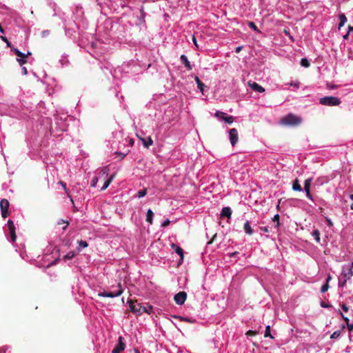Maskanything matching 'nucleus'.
Here are the masks:
<instances>
[{
    "label": "nucleus",
    "mask_w": 353,
    "mask_h": 353,
    "mask_svg": "<svg viewBox=\"0 0 353 353\" xmlns=\"http://www.w3.org/2000/svg\"><path fill=\"white\" fill-rule=\"evenodd\" d=\"M130 311L136 314L137 316H140L143 313L150 314L151 310H152V306L146 307L142 306L141 303H139L136 301H133L132 299L128 300Z\"/></svg>",
    "instance_id": "obj_1"
},
{
    "label": "nucleus",
    "mask_w": 353,
    "mask_h": 353,
    "mask_svg": "<svg viewBox=\"0 0 353 353\" xmlns=\"http://www.w3.org/2000/svg\"><path fill=\"white\" fill-rule=\"evenodd\" d=\"M301 121V117L291 113L281 119V123L285 125H298Z\"/></svg>",
    "instance_id": "obj_2"
},
{
    "label": "nucleus",
    "mask_w": 353,
    "mask_h": 353,
    "mask_svg": "<svg viewBox=\"0 0 353 353\" xmlns=\"http://www.w3.org/2000/svg\"><path fill=\"white\" fill-rule=\"evenodd\" d=\"M117 290L116 291H112V292L103 291L102 292H99L98 294V296H101V297H108V298H114V297L119 296L121 295L123 293V288H122L121 283L120 282L117 283Z\"/></svg>",
    "instance_id": "obj_3"
},
{
    "label": "nucleus",
    "mask_w": 353,
    "mask_h": 353,
    "mask_svg": "<svg viewBox=\"0 0 353 353\" xmlns=\"http://www.w3.org/2000/svg\"><path fill=\"white\" fill-rule=\"evenodd\" d=\"M320 103L327 106H334L339 105L341 103V101L336 97L329 96L321 98Z\"/></svg>",
    "instance_id": "obj_4"
},
{
    "label": "nucleus",
    "mask_w": 353,
    "mask_h": 353,
    "mask_svg": "<svg viewBox=\"0 0 353 353\" xmlns=\"http://www.w3.org/2000/svg\"><path fill=\"white\" fill-rule=\"evenodd\" d=\"M10 203L9 201L3 199L0 201V208L1 211V216L3 218H6L9 215L8 209H9Z\"/></svg>",
    "instance_id": "obj_5"
},
{
    "label": "nucleus",
    "mask_w": 353,
    "mask_h": 353,
    "mask_svg": "<svg viewBox=\"0 0 353 353\" xmlns=\"http://www.w3.org/2000/svg\"><path fill=\"white\" fill-rule=\"evenodd\" d=\"M229 137H230V141L231 145L232 146H234L239 140L238 131L236 128L230 129V130L229 132Z\"/></svg>",
    "instance_id": "obj_6"
},
{
    "label": "nucleus",
    "mask_w": 353,
    "mask_h": 353,
    "mask_svg": "<svg viewBox=\"0 0 353 353\" xmlns=\"http://www.w3.org/2000/svg\"><path fill=\"white\" fill-rule=\"evenodd\" d=\"M124 339L122 336H119L118 339V343L113 349L112 353H120L123 351L125 347V344L123 342Z\"/></svg>",
    "instance_id": "obj_7"
},
{
    "label": "nucleus",
    "mask_w": 353,
    "mask_h": 353,
    "mask_svg": "<svg viewBox=\"0 0 353 353\" xmlns=\"http://www.w3.org/2000/svg\"><path fill=\"white\" fill-rule=\"evenodd\" d=\"M187 298V294L185 292H180L174 295V300L178 305H183Z\"/></svg>",
    "instance_id": "obj_8"
},
{
    "label": "nucleus",
    "mask_w": 353,
    "mask_h": 353,
    "mask_svg": "<svg viewBox=\"0 0 353 353\" xmlns=\"http://www.w3.org/2000/svg\"><path fill=\"white\" fill-rule=\"evenodd\" d=\"M341 276L347 280L353 276V263L349 265L347 268H343Z\"/></svg>",
    "instance_id": "obj_9"
},
{
    "label": "nucleus",
    "mask_w": 353,
    "mask_h": 353,
    "mask_svg": "<svg viewBox=\"0 0 353 353\" xmlns=\"http://www.w3.org/2000/svg\"><path fill=\"white\" fill-rule=\"evenodd\" d=\"M312 181V179L311 178H309L305 180L304 181V190L306 193V196L310 200H312V196L310 192V186Z\"/></svg>",
    "instance_id": "obj_10"
},
{
    "label": "nucleus",
    "mask_w": 353,
    "mask_h": 353,
    "mask_svg": "<svg viewBox=\"0 0 353 353\" xmlns=\"http://www.w3.org/2000/svg\"><path fill=\"white\" fill-rule=\"evenodd\" d=\"M248 84L250 86V88L256 92H265V89L261 85H259L256 82L250 81L248 83Z\"/></svg>",
    "instance_id": "obj_11"
},
{
    "label": "nucleus",
    "mask_w": 353,
    "mask_h": 353,
    "mask_svg": "<svg viewBox=\"0 0 353 353\" xmlns=\"http://www.w3.org/2000/svg\"><path fill=\"white\" fill-rule=\"evenodd\" d=\"M231 214H232V210L230 209V208L229 207H224L223 209H222V211H221V217H228V219H230L231 217Z\"/></svg>",
    "instance_id": "obj_12"
},
{
    "label": "nucleus",
    "mask_w": 353,
    "mask_h": 353,
    "mask_svg": "<svg viewBox=\"0 0 353 353\" xmlns=\"http://www.w3.org/2000/svg\"><path fill=\"white\" fill-rule=\"evenodd\" d=\"M142 142L143 146L146 148H148L150 145L153 144V141L150 137H148L147 139L139 138Z\"/></svg>",
    "instance_id": "obj_13"
},
{
    "label": "nucleus",
    "mask_w": 353,
    "mask_h": 353,
    "mask_svg": "<svg viewBox=\"0 0 353 353\" xmlns=\"http://www.w3.org/2000/svg\"><path fill=\"white\" fill-rule=\"evenodd\" d=\"M180 59L181 62L185 65V66L187 68L188 70H192V65L190 61H188V57L185 55L182 54Z\"/></svg>",
    "instance_id": "obj_14"
},
{
    "label": "nucleus",
    "mask_w": 353,
    "mask_h": 353,
    "mask_svg": "<svg viewBox=\"0 0 353 353\" xmlns=\"http://www.w3.org/2000/svg\"><path fill=\"white\" fill-rule=\"evenodd\" d=\"M172 248L174 250L175 252L177 253L180 256L181 261H183V249L174 243L172 244Z\"/></svg>",
    "instance_id": "obj_15"
},
{
    "label": "nucleus",
    "mask_w": 353,
    "mask_h": 353,
    "mask_svg": "<svg viewBox=\"0 0 353 353\" xmlns=\"http://www.w3.org/2000/svg\"><path fill=\"white\" fill-rule=\"evenodd\" d=\"M243 228H244L245 232L248 234H249V235H252L253 234L254 231H253V230H252V228L249 221H247V222L245 223Z\"/></svg>",
    "instance_id": "obj_16"
},
{
    "label": "nucleus",
    "mask_w": 353,
    "mask_h": 353,
    "mask_svg": "<svg viewBox=\"0 0 353 353\" xmlns=\"http://www.w3.org/2000/svg\"><path fill=\"white\" fill-rule=\"evenodd\" d=\"M292 189L294 191L301 192L302 190L301 185L298 179H296L292 183Z\"/></svg>",
    "instance_id": "obj_17"
},
{
    "label": "nucleus",
    "mask_w": 353,
    "mask_h": 353,
    "mask_svg": "<svg viewBox=\"0 0 353 353\" xmlns=\"http://www.w3.org/2000/svg\"><path fill=\"white\" fill-rule=\"evenodd\" d=\"M59 183L60 185H61V187H63V188L65 192L66 193L67 196L70 198V201L72 203V204H74V201H73L72 196H70V193L68 192V188L66 187V183L65 182L62 181H60L59 182Z\"/></svg>",
    "instance_id": "obj_18"
},
{
    "label": "nucleus",
    "mask_w": 353,
    "mask_h": 353,
    "mask_svg": "<svg viewBox=\"0 0 353 353\" xmlns=\"http://www.w3.org/2000/svg\"><path fill=\"white\" fill-rule=\"evenodd\" d=\"M195 81L197 84L198 88L203 93L205 84L199 79L198 77H195Z\"/></svg>",
    "instance_id": "obj_19"
},
{
    "label": "nucleus",
    "mask_w": 353,
    "mask_h": 353,
    "mask_svg": "<svg viewBox=\"0 0 353 353\" xmlns=\"http://www.w3.org/2000/svg\"><path fill=\"white\" fill-rule=\"evenodd\" d=\"M339 20H340V22L339 24V29H341V28L342 26H343L344 24L346 23L347 18L344 14H339Z\"/></svg>",
    "instance_id": "obj_20"
},
{
    "label": "nucleus",
    "mask_w": 353,
    "mask_h": 353,
    "mask_svg": "<svg viewBox=\"0 0 353 353\" xmlns=\"http://www.w3.org/2000/svg\"><path fill=\"white\" fill-rule=\"evenodd\" d=\"M153 216H154V213L152 211V210H150V209L148 210L147 216H146V221L150 223V224H152Z\"/></svg>",
    "instance_id": "obj_21"
},
{
    "label": "nucleus",
    "mask_w": 353,
    "mask_h": 353,
    "mask_svg": "<svg viewBox=\"0 0 353 353\" xmlns=\"http://www.w3.org/2000/svg\"><path fill=\"white\" fill-rule=\"evenodd\" d=\"M226 116H227L226 113L221 112V111H219V110L216 111L214 114V117H216L218 119H222V120H223V118H225Z\"/></svg>",
    "instance_id": "obj_22"
},
{
    "label": "nucleus",
    "mask_w": 353,
    "mask_h": 353,
    "mask_svg": "<svg viewBox=\"0 0 353 353\" xmlns=\"http://www.w3.org/2000/svg\"><path fill=\"white\" fill-rule=\"evenodd\" d=\"M312 234L314 237V239L316 242H320V232L319 230H314Z\"/></svg>",
    "instance_id": "obj_23"
},
{
    "label": "nucleus",
    "mask_w": 353,
    "mask_h": 353,
    "mask_svg": "<svg viewBox=\"0 0 353 353\" xmlns=\"http://www.w3.org/2000/svg\"><path fill=\"white\" fill-rule=\"evenodd\" d=\"M75 256V253L73 251L69 252L66 255L63 256V260H70Z\"/></svg>",
    "instance_id": "obj_24"
},
{
    "label": "nucleus",
    "mask_w": 353,
    "mask_h": 353,
    "mask_svg": "<svg viewBox=\"0 0 353 353\" xmlns=\"http://www.w3.org/2000/svg\"><path fill=\"white\" fill-rule=\"evenodd\" d=\"M248 26L254 30L256 32H260V30L258 29L257 26L255 25V23L252 21H248Z\"/></svg>",
    "instance_id": "obj_25"
},
{
    "label": "nucleus",
    "mask_w": 353,
    "mask_h": 353,
    "mask_svg": "<svg viewBox=\"0 0 353 353\" xmlns=\"http://www.w3.org/2000/svg\"><path fill=\"white\" fill-rule=\"evenodd\" d=\"M264 336L273 339V336H272V334L270 333V325L266 326Z\"/></svg>",
    "instance_id": "obj_26"
},
{
    "label": "nucleus",
    "mask_w": 353,
    "mask_h": 353,
    "mask_svg": "<svg viewBox=\"0 0 353 353\" xmlns=\"http://www.w3.org/2000/svg\"><path fill=\"white\" fill-rule=\"evenodd\" d=\"M301 65L305 68H307L310 66V62L307 59H301Z\"/></svg>",
    "instance_id": "obj_27"
},
{
    "label": "nucleus",
    "mask_w": 353,
    "mask_h": 353,
    "mask_svg": "<svg viewBox=\"0 0 353 353\" xmlns=\"http://www.w3.org/2000/svg\"><path fill=\"white\" fill-rule=\"evenodd\" d=\"M147 194V188H143V190H141L138 192L137 196L139 198L143 197Z\"/></svg>",
    "instance_id": "obj_28"
},
{
    "label": "nucleus",
    "mask_w": 353,
    "mask_h": 353,
    "mask_svg": "<svg viewBox=\"0 0 353 353\" xmlns=\"http://www.w3.org/2000/svg\"><path fill=\"white\" fill-rule=\"evenodd\" d=\"M279 219H280V216H279V214H275V215L274 216V217L272 218V221H273L274 222H276V228H278L279 227V225H280Z\"/></svg>",
    "instance_id": "obj_29"
},
{
    "label": "nucleus",
    "mask_w": 353,
    "mask_h": 353,
    "mask_svg": "<svg viewBox=\"0 0 353 353\" xmlns=\"http://www.w3.org/2000/svg\"><path fill=\"white\" fill-rule=\"evenodd\" d=\"M223 121L228 123H233L234 121V117L232 116H228L227 114V116L225 117V118H223Z\"/></svg>",
    "instance_id": "obj_30"
},
{
    "label": "nucleus",
    "mask_w": 353,
    "mask_h": 353,
    "mask_svg": "<svg viewBox=\"0 0 353 353\" xmlns=\"http://www.w3.org/2000/svg\"><path fill=\"white\" fill-rule=\"evenodd\" d=\"M8 226L9 231L15 230V226L12 220H8Z\"/></svg>",
    "instance_id": "obj_31"
},
{
    "label": "nucleus",
    "mask_w": 353,
    "mask_h": 353,
    "mask_svg": "<svg viewBox=\"0 0 353 353\" xmlns=\"http://www.w3.org/2000/svg\"><path fill=\"white\" fill-rule=\"evenodd\" d=\"M101 172L103 176H107L109 173V168L108 167H104L101 169Z\"/></svg>",
    "instance_id": "obj_32"
},
{
    "label": "nucleus",
    "mask_w": 353,
    "mask_h": 353,
    "mask_svg": "<svg viewBox=\"0 0 353 353\" xmlns=\"http://www.w3.org/2000/svg\"><path fill=\"white\" fill-rule=\"evenodd\" d=\"M10 238H11L12 242H14L17 239L15 230L10 231Z\"/></svg>",
    "instance_id": "obj_33"
},
{
    "label": "nucleus",
    "mask_w": 353,
    "mask_h": 353,
    "mask_svg": "<svg viewBox=\"0 0 353 353\" xmlns=\"http://www.w3.org/2000/svg\"><path fill=\"white\" fill-rule=\"evenodd\" d=\"M98 180H99V179L97 176L93 177L91 181V183H90L91 187L94 188L98 182Z\"/></svg>",
    "instance_id": "obj_34"
},
{
    "label": "nucleus",
    "mask_w": 353,
    "mask_h": 353,
    "mask_svg": "<svg viewBox=\"0 0 353 353\" xmlns=\"http://www.w3.org/2000/svg\"><path fill=\"white\" fill-rule=\"evenodd\" d=\"M0 38L2 41L6 43V45L8 47H10V48L12 47L10 42L8 40V39L4 36H1Z\"/></svg>",
    "instance_id": "obj_35"
},
{
    "label": "nucleus",
    "mask_w": 353,
    "mask_h": 353,
    "mask_svg": "<svg viewBox=\"0 0 353 353\" xmlns=\"http://www.w3.org/2000/svg\"><path fill=\"white\" fill-rule=\"evenodd\" d=\"M328 288H329V285H328V283H325L324 285H322L321 291L322 293H324L327 291Z\"/></svg>",
    "instance_id": "obj_36"
},
{
    "label": "nucleus",
    "mask_w": 353,
    "mask_h": 353,
    "mask_svg": "<svg viewBox=\"0 0 353 353\" xmlns=\"http://www.w3.org/2000/svg\"><path fill=\"white\" fill-rule=\"evenodd\" d=\"M78 243H79V246H81L83 248H87L88 246V243L85 241L81 240Z\"/></svg>",
    "instance_id": "obj_37"
},
{
    "label": "nucleus",
    "mask_w": 353,
    "mask_h": 353,
    "mask_svg": "<svg viewBox=\"0 0 353 353\" xmlns=\"http://www.w3.org/2000/svg\"><path fill=\"white\" fill-rule=\"evenodd\" d=\"M341 334V332L337 330L333 332V334L331 335V339H336L338 338Z\"/></svg>",
    "instance_id": "obj_38"
},
{
    "label": "nucleus",
    "mask_w": 353,
    "mask_h": 353,
    "mask_svg": "<svg viewBox=\"0 0 353 353\" xmlns=\"http://www.w3.org/2000/svg\"><path fill=\"white\" fill-rule=\"evenodd\" d=\"M339 314L340 316L343 318V319L346 322V324H347L350 322V320L347 317L345 316L343 313L341 312V310H339Z\"/></svg>",
    "instance_id": "obj_39"
},
{
    "label": "nucleus",
    "mask_w": 353,
    "mask_h": 353,
    "mask_svg": "<svg viewBox=\"0 0 353 353\" xmlns=\"http://www.w3.org/2000/svg\"><path fill=\"white\" fill-rule=\"evenodd\" d=\"M62 223H65V225L63 228V230H66L67 227H68V225H69L68 221H65L64 220L61 219V220L58 223V224H59V225L62 224Z\"/></svg>",
    "instance_id": "obj_40"
},
{
    "label": "nucleus",
    "mask_w": 353,
    "mask_h": 353,
    "mask_svg": "<svg viewBox=\"0 0 353 353\" xmlns=\"http://www.w3.org/2000/svg\"><path fill=\"white\" fill-rule=\"evenodd\" d=\"M11 50L12 52H14V53L17 56L19 57L20 54H21V51H19L18 49L14 48V47H12L11 48Z\"/></svg>",
    "instance_id": "obj_41"
},
{
    "label": "nucleus",
    "mask_w": 353,
    "mask_h": 353,
    "mask_svg": "<svg viewBox=\"0 0 353 353\" xmlns=\"http://www.w3.org/2000/svg\"><path fill=\"white\" fill-rule=\"evenodd\" d=\"M17 61L19 62L20 65H23V64L27 63L26 59H17Z\"/></svg>",
    "instance_id": "obj_42"
},
{
    "label": "nucleus",
    "mask_w": 353,
    "mask_h": 353,
    "mask_svg": "<svg viewBox=\"0 0 353 353\" xmlns=\"http://www.w3.org/2000/svg\"><path fill=\"white\" fill-rule=\"evenodd\" d=\"M110 181H107L104 183L103 186L101 188V191L105 190L110 185Z\"/></svg>",
    "instance_id": "obj_43"
},
{
    "label": "nucleus",
    "mask_w": 353,
    "mask_h": 353,
    "mask_svg": "<svg viewBox=\"0 0 353 353\" xmlns=\"http://www.w3.org/2000/svg\"><path fill=\"white\" fill-rule=\"evenodd\" d=\"M174 318H176V319H180L181 321H187V322H190V323H192V321L187 318H184V317H181V316H173Z\"/></svg>",
    "instance_id": "obj_44"
},
{
    "label": "nucleus",
    "mask_w": 353,
    "mask_h": 353,
    "mask_svg": "<svg viewBox=\"0 0 353 353\" xmlns=\"http://www.w3.org/2000/svg\"><path fill=\"white\" fill-rule=\"evenodd\" d=\"M170 223V220H169V219H166V220H165V221H164L163 222V223L161 224V227H163V228H165V227L168 226Z\"/></svg>",
    "instance_id": "obj_45"
},
{
    "label": "nucleus",
    "mask_w": 353,
    "mask_h": 353,
    "mask_svg": "<svg viewBox=\"0 0 353 353\" xmlns=\"http://www.w3.org/2000/svg\"><path fill=\"white\" fill-rule=\"evenodd\" d=\"M347 281V279H346L345 278V279L343 281H339V285L340 287L345 286V284H346Z\"/></svg>",
    "instance_id": "obj_46"
},
{
    "label": "nucleus",
    "mask_w": 353,
    "mask_h": 353,
    "mask_svg": "<svg viewBox=\"0 0 353 353\" xmlns=\"http://www.w3.org/2000/svg\"><path fill=\"white\" fill-rule=\"evenodd\" d=\"M30 54H31L30 52H28L27 54H25L24 53L21 52V54L19 56V57L22 58V59H26L28 57V56L30 55Z\"/></svg>",
    "instance_id": "obj_47"
},
{
    "label": "nucleus",
    "mask_w": 353,
    "mask_h": 353,
    "mask_svg": "<svg viewBox=\"0 0 353 353\" xmlns=\"http://www.w3.org/2000/svg\"><path fill=\"white\" fill-rule=\"evenodd\" d=\"M257 334L256 332L255 331H252V330H249L247 332L246 334L247 335H249V336H254Z\"/></svg>",
    "instance_id": "obj_48"
},
{
    "label": "nucleus",
    "mask_w": 353,
    "mask_h": 353,
    "mask_svg": "<svg viewBox=\"0 0 353 353\" xmlns=\"http://www.w3.org/2000/svg\"><path fill=\"white\" fill-rule=\"evenodd\" d=\"M115 154L119 155V156L120 157V159H124V157L126 156V154H125L122 153V152H115Z\"/></svg>",
    "instance_id": "obj_49"
},
{
    "label": "nucleus",
    "mask_w": 353,
    "mask_h": 353,
    "mask_svg": "<svg viewBox=\"0 0 353 353\" xmlns=\"http://www.w3.org/2000/svg\"><path fill=\"white\" fill-rule=\"evenodd\" d=\"M341 307H342L343 310L345 312H347L349 310L348 307L345 303L342 304Z\"/></svg>",
    "instance_id": "obj_50"
},
{
    "label": "nucleus",
    "mask_w": 353,
    "mask_h": 353,
    "mask_svg": "<svg viewBox=\"0 0 353 353\" xmlns=\"http://www.w3.org/2000/svg\"><path fill=\"white\" fill-rule=\"evenodd\" d=\"M260 230L264 232H269V229L268 227H261Z\"/></svg>",
    "instance_id": "obj_51"
},
{
    "label": "nucleus",
    "mask_w": 353,
    "mask_h": 353,
    "mask_svg": "<svg viewBox=\"0 0 353 353\" xmlns=\"http://www.w3.org/2000/svg\"><path fill=\"white\" fill-rule=\"evenodd\" d=\"M192 41H193L194 44L196 46V48L198 49L199 46L197 44L196 37L194 35L192 36Z\"/></svg>",
    "instance_id": "obj_52"
},
{
    "label": "nucleus",
    "mask_w": 353,
    "mask_h": 353,
    "mask_svg": "<svg viewBox=\"0 0 353 353\" xmlns=\"http://www.w3.org/2000/svg\"><path fill=\"white\" fill-rule=\"evenodd\" d=\"M347 326L350 332L353 330V324H350V323H348L347 324Z\"/></svg>",
    "instance_id": "obj_53"
},
{
    "label": "nucleus",
    "mask_w": 353,
    "mask_h": 353,
    "mask_svg": "<svg viewBox=\"0 0 353 353\" xmlns=\"http://www.w3.org/2000/svg\"><path fill=\"white\" fill-rule=\"evenodd\" d=\"M321 306L322 307H330V305H327L326 303H325V302H323V301H322V302L321 303Z\"/></svg>",
    "instance_id": "obj_54"
},
{
    "label": "nucleus",
    "mask_w": 353,
    "mask_h": 353,
    "mask_svg": "<svg viewBox=\"0 0 353 353\" xmlns=\"http://www.w3.org/2000/svg\"><path fill=\"white\" fill-rule=\"evenodd\" d=\"M114 176H115V174H112L107 181H110V183H111L112 181H113Z\"/></svg>",
    "instance_id": "obj_55"
},
{
    "label": "nucleus",
    "mask_w": 353,
    "mask_h": 353,
    "mask_svg": "<svg viewBox=\"0 0 353 353\" xmlns=\"http://www.w3.org/2000/svg\"><path fill=\"white\" fill-rule=\"evenodd\" d=\"M22 74L23 75H26L28 74V70H27L26 68H25V67L22 68Z\"/></svg>",
    "instance_id": "obj_56"
},
{
    "label": "nucleus",
    "mask_w": 353,
    "mask_h": 353,
    "mask_svg": "<svg viewBox=\"0 0 353 353\" xmlns=\"http://www.w3.org/2000/svg\"><path fill=\"white\" fill-rule=\"evenodd\" d=\"M326 222H327V224L329 225V226H332L333 225V223L332 222V221L329 219H326Z\"/></svg>",
    "instance_id": "obj_57"
},
{
    "label": "nucleus",
    "mask_w": 353,
    "mask_h": 353,
    "mask_svg": "<svg viewBox=\"0 0 353 353\" xmlns=\"http://www.w3.org/2000/svg\"><path fill=\"white\" fill-rule=\"evenodd\" d=\"M6 350L7 348H6L5 347H0V353H6Z\"/></svg>",
    "instance_id": "obj_58"
},
{
    "label": "nucleus",
    "mask_w": 353,
    "mask_h": 353,
    "mask_svg": "<svg viewBox=\"0 0 353 353\" xmlns=\"http://www.w3.org/2000/svg\"><path fill=\"white\" fill-rule=\"evenodd\" d=\"M241 49H242V46H239V47H237V48H236L235 52H236V53H239V52H241Z\"/></svg>",
    "instance_id": "obj_59"
},
{
    "label": "nucleus",
    "mask_w": 353,
    "mask_h": 353,
    "mask_svg": "<svg viewBox=\"0 0 353 353\" xmlns=\"http://www.w3.org/2000/svg\"><path fill=\"white\" fill-rule=\"evenodd\" d=\"M331 279H332V276H331V275H330V274H329V275L327 276V279H326V283H329V281H330Z\"/></svg>",
    "instance_id": "obj_60"
},
{
    "label": "nucleus",
    "mask_w": 353,
    "mask_h": 353,
    "mask_svg": "<svg viewBox=\"0 0 353 353\" xmlns=\"http://www.w3.org/2000/svg\"><path fill=\"white\" fill-rule=\"evenodd\" d=\"M290 85L292 86H296V87H299V83H290Z\"/></svg>",
    "instance_id": "obj_61"
},
{
    "label": "nucleus",
    "mask_w": 353,
    "mask_h": 353,
    "mask_svg": "<svg viewBox=\"0 0 353 353\" xmlns=\"http://www.w3.org/2000/svg\"><path fill=\"white\" fill-rule=\"evenodd\" d=\"M348 29H349V30H348V32H349V33H350V32L353 31V27H352V26H349Z\"/></svg>",
    "instance_id": "obj_62"
},
{
    "label": "nucleus",
    "mask_w": 353,
    "mask_h": 353,
    "mask_svg": "<svg viewBox=\"0 0 353 353\" xmlns=\"http://www.w3.org/2000/svg\"><path fill=\"white\" fill-rule=\"evenodd\" d=\"M348 36H349V32H347L346 34H345V35L343 36V39H347Z\"/></svg>",
    "instance_id": "obj_63"
},
{
    "label": "nucleus",
    "mask_w": 353,
    "mask_h": 353,
    "mask_svg": "<svg viewBox=\"0 0 353 353\" xmlns=\"http://www.w3.org/2000/svg\"><path fill=\"white\" fill-rule=\"evenodd\" d=\"M327 87H328V88H331V89H334V88H335L336 86V85H327Z\"/></svg>",
    "instance_id": "obj_64"
}]
</instances>
